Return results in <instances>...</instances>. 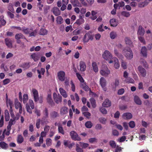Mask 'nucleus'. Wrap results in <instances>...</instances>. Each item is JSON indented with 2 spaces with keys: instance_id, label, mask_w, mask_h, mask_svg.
<instances>
[{
  "instance_id": "nucleus-31",
  "label": "nucleus",
  "mask_w": 152,
  "mask_h": 152,
  "mask_svg": "<svg viewBox=\"0 0 152 152\" xmlns=\"http://www.w3.org/2000/svg\"><path fill=\"white\" fill-rule=\"evenodd\" d=\"M0 146L2 149H6L8 148V145L7 144L3 142H0Z\"/></svg>"
},
{
  "instance_id": "nucleus-22",
  "label": "nucleus",
  "mask_w": 152,
  "mask_h": 152,
  "mask_svg": "<svg viewBox=\"0 0 152 152\" xmlns=\"http://www.w3.org/2000/svg\"><path fill=\"white\" fill-rule=\"evenodd\" d=\"M71 2L74 7L81 6V4L78 0H71Z\"/></svg>"
},
{
  "instance_id": "nucleus-56",
  "label": "nucleus",
  "mask_w": 152,
  "mask_h": 152,
  "mask_svg": "<svg viewBox=\"0 0 152 152\" xmlns=\"http://www.w3.org/2000/svg\"><path fill=\"white\" fill-rule=\"evenodd\" d=\"M46 144L48 146H50L52 144L51 139L49 138H47L46 140Z\"/></svg>"
},
{
  "instance_id": "nucleus-61",
  "label": "nucleus",
  "mask_w": 152,
  "mask_h": 152,
  "mask_svg": "<svg viewBox=\"0 0 152 152\" xmlns=\"http://www.w3.org/2000/svg\"><path fill=\"white\" fill-rule=\"evenodd\" d=\"M121 66L124 69H126L127 68L126 63L123 61H122L121 62Z\"/></svg>"
},
{
  "instance_id": "nucleus-1",
  "label": "nucleus",
  "mask_w": 152,
  "mask_h": 152,
  "mask_svg": "<svg viewBox=\"0 0 152 152\" xmlns=\"http://www.w3.org/2000/svg\"><path fill=\"white\" fill-rule=\"evenodd\" d=\"M100 73L102 76L107 77L110 74V71L107 66L103 65L100 71Z\"/></svg>"
},
{
  "instance_id": "nucleus-33",
  "label": "nucleus",
  "mask_w": 152,
  "mask_h": 152,
  "mask_svg": "<svg viewBox=\"0 0 152 152\" xmlns=\"http://www.w3.org/2000/svg\"><path fill=\"white\" fill-rule=\"evenodd\" d=\"M28 96L27 94H24L23 95L22 100L24 104L26 103L28 101Z\"/></svg>"
},
{
  "instance_id": "nucleus-45",
  "label": "nucleus",
  "mask_w": 152,
  "mask_h": 152,
  "mask_svg": "<svg viewBox=\"0 0 152 152\" xmlns=\"http://www.w3.org/2000/svg\"><path fill=\"white\" fill-rule=\"evenodd\" d=\"M99 122L102 124H105L106 123L107 119L105 118L101 117L99 118Z\"/></svg>"
},
{
  "instance_id": "nucleus-24",
  "label": "nucleus",
  "mask_w": 152,
  "mask_h": 152,
  "mask_svg": "<svg viewBox=\"0 0 152 152\" xmlns=\"http://www.w3.org/2000/svg\"><path fill=\"white\" fill-rule=\"evenodd\" d=\"M145 32L144 29L142 28V26H140L138 27V30L137 32L138 34L140 36L143 35L144 34Z\"/></svg>"
},
{
  "instance_id": "nucleus-13",
  "label": "nucleus",
  "mask_w": 152,
  "mask_h": 152,
  "mask_svg": "<svg viewBox=\"0 0 152 152\" xmlns=\"http://www.w3.org/2000/svg\"><path fill=\"white\" fill-rule=\"evenodd\" d=\"M31 57L35 61H38L39 58V54L38 53H34L31 56Z\"/></svg>"
},
{
  "instance_id": "nucleus-12",
  "label": "nucleus",
  "mask_w": 152,
  "mask_h": 152,
  "mask_svg": "<svg viewBox=\"0 0 152 152\" xmlns=\"http://www.w3.org/2000/svg\"><path fill=\"white\" fill-rule=\"evenodd\" d=\"M70 135L72 138L74 140L80 141L81 140V138L78 137L77 134L74 131H72L70 132Z\"/></svg>"
},
{
  "instance_id": "nucleus-20",
  "label": "nucleus",
  "mask_w": 152,
  "mask_h": 152,
  "mask_svg": "<svg viewBox=\"0 0 152 152\" xmlns=\"http://www.w3.org/2000/svg\"><path fill=\"white\" fill-rule=\"evenodd\" d=\"M68 113V108L66 107H62L60 110V113L61 115L67 114Z\"/></svg>"
},
{
  "instance_id": "nucleus-21",
  "label": "nucleus",
  "mask_w": 152,
  "mask_h": 152,
  "mask_svg": "<svg viewBox=\"0 0 152 152\" xmlns=\"http://www.w3.org/2000/svg\"><path fill=\"white\" fill-rule=\"evenodd\" d=\"M134 101L137 104L140 105L142 104V101L137 96H135L134 97Z\"/></svg>"
},
{
  "instance_id": "nucleus-42",
  "label": "nucleus",
  "mask_w": 152,
  "mask_h": 152,
  "mask_svg": "<svg viewBox=\"0 0 152 152\" xmlns=\"http://www.w3.org/2000/svg\"><path fill=\"white\" fill-rule=\"evenodd\" d=\"M11 129L7 127V129H5L4 130V132L3 134H5L7 135H9L10 134V131Z\"/></svg>"
},
{
  "instance_id": "nucleus-9",
  "label": "nucleus",
  "mask_w": 152,
  "mask_h": 152,
  "mask_svg": "<svg viewBox=\"0 0 152 152\" xmlns=\"http://www.w3.org/2000/svg\"><path fill=\"white\" fill-rule=\"evenodd\" d=\"M99 83L103 90L105 91L107 90L106 87V82L104 78L103 77L100 78L99 80Z\"/></svg>"
},
{
  "instance_id": "nucleus-17",
  "label": "nucleus",
  "mask_w": 152,
  "mask_h": 152,
  "mask_svg": "<svg viewBox=\"0 0 152 152\" xmlns=\"http://www.w3.org/2000/svg\"><path fill=\"white\" fill-rule=\"evenodd\" d=\"M110 23L111 26L115 27L118 25V21L115 18H113L110 20Z\"/></svg>"
},
{
  "instance_id": "nucleus-49",
  "label": "nucleus",
  "mask_w": 152,
  "mask_h": 152,
  "mask_svg": "<svg viewBox=\"0 0 152 152\" xmlns=\"http://www.w3.org/2000/svg\"><path fill=\"white\" fill-rule=\"evenodd\" d=\"M76 74L77 77L79 80L80 81V83L83 82V81H84V80L80 74L78 73H77Z\"/></svg>"
},
{
  "instance_id": "nucleus-6",
  "label": "nucleus",
  "mask_w": 152,
  "mask_h": 152,
  "mask_svg": "<svg viewBox=\"0 0 152 152\" xmlns=\"http://www.w3.org/2000/svg\"><path fill=\"white\" fill-rule=\"evenodd\" d=\"M57 77L59 80L61 81H65L66 78V74L65 72L62 70L58 72L57 73Z\"/></svg>"
},
{
  "instance_id": "nucleus-26",
  "label": "nucleus",
  "mask_w": 152,
  "mask_h": 152,
  "mask_svg": "<svg viewBox=\"0 0 152 152\" xmlns=\"http://www.w3.org/2000/svg\"><path fill=\"white\" fill-rule=\"evenodd\" d=\"M93 69L94 72L96 73L98 72L99 69L97 64L95 62H93L92 63Z\"/></svg>"
},
{
  "instance_id": "nucleus-34",
  "label": "nucleus",
  "mask_w": 152,
  "mask_h": 152,
  "mask_svg": "<svg viewBox=\"0 0 152 152\" xmlns=\"http://www.w3.org/2000/svg\"><path fill=\"white\" fill-rule=\"evenodd\" d=\"M5 41L7 45L10 48H11L12 47V44L11 40L7 38L5 39Z\"/></svg>"
},
{
  "instance_id": "nucleus-38",
  "label": "nucleus",
  "mask_w": 152,
  "mask_h": 152,
  "mask_svg": "<svg viewBox=\"0 0 152 152\" xmlns=\"http://www.w3.org/2000/svg\"><path fill=\"white\" fill-rule=\"evenodd\" d=\"M17 142L18 143H21L23 142V138L21 135H18L17 139Z\"/></svg>"
},
{
  "instance_id": "nucleus-3",
  "label": "nucleus",
  "mask_w": 152,
  "mask_h": 152,
  "mask_svg": "<svg viewBox=\"0 0 152 152\" xmlns=\"http://www.w3.org/2000/svg\"><path fill=\"white\" fill-rule=\"evenodd\" d=\"M102 56L104 59L108 61L109 63V61L113 58L111 53L107 50H105L104 51L102 55Z\"/></svg>"
},
{
  "instance_id": "nucleus-35",
  "label": "nucleus",
  "mask_w": 152,
  "mask_h": 152,
  "mask_svg": "<svg viewBox=\"0 0 152 152\" xmlns=\"http://www.w3.org/2000/svg\"><path fill=\"white\" fill-rule=\"evenodd\" d=\"M124 40L126 45L129 46L132 45V42L129 38L127 37L125 38Z\"/></svg>"
},
{
  "instance_id": "nucleus-46",
  "label": "nucleus",
  "mask_w": 152,
  "mask_h": 152,
  "mask_svg": "<svg viewBox=\"0 0 152 152\" xmlns=\"http://www.w3.org/2000/svg\"><path fill=\"white\" fill-rule=\"evenodd\" d=\"M121 14L122 15L126 17H128L130 15V14L129 12L125 11L122 12Z\"/></svg>"
},
{
  "instance_id": "nucleus-44",
  "label": "nucleus",
  "mask_w": 152,
  "mask_h": 152,
  "mask_svg": "<svg viewBox=\"0 0 152 152\" xmlns=\"http://www.w3.org/2000/svg\"><path fill=\"white\" fill-rule=\"evenodd\" d=\"M37 71L38 74H41L42 75H44L45 72V68H41L40 70L39 69H37Z\"/></svg>"
},
{
  "instance_id": "nucleus-37",
  "label": "nucleus",
  "mask_w": 152,
  "mask_h": 152,
  "mask_svg": "<svg viewBox=\"0 0 152 152\" xmlns=\"http://www.w3.org/2000/svg\"><path fill=\"white\" fill-rule=\"evenodd\" d=\"M47 33L48 31L44 28L41 29L39 32V34L41 35H45L47 34Z\"/></svg>"
},
{
  "instance_id": "nucleus-7",
  "label": "nucleus",
  "mask_w": 152,
  "mask_h": 152,
  "mask_svg": "<svg viewBox=\"0 0 152 152\" xmlns=\"http://www.w3.org/2000/svg\"><path fill=\"white\" fill-rule=\"evenodd\" d=\"M31 94L33 97L35 102H37L39 99V95L38 91L36 89L32 88L31 91Z\"/></svg>"
},
{
  "instance_id": "nucleus-16",
  "label": "nucleus",
  "mask_w": 152,
  "mask_h": 152,
  "mask_svg": "<svg viewBox=\"0 0 152 152\" xmlns=\"http://www.w3.org/2000/svg\"><path fill=\"white\" fill-rule=\"evenodd\" d=\"M84 22L85 20L83 18L82 16L80 15L79 16V19L76 20L74 24H77L78 25H80L84 23Z\"/></svg>"
},
{
  "instance_id": "nucleus-4",
  "label": "nucleus",
  "mask_w": 152,
  "mask_h": 152,
  "mask_svg": "<svg viewBox=\"0 0 152 152\" xmlns=\"http://www.w3.org/2000/svg\"><path fill=\"white\" fill-rule=\"evenodd\" d=\"M94 39V36L91 34L89 32L86 33L84 35L83 39V42L84 43H85L88 42L89 40H92Z\"/></svg>"
},
{
  "instance_id": "nucleus-2",
  "label": "nucleus",
  "mask_w": 152,
  "mask_h": 152,
  "mask_svg": "<svg viewBox=\"0 0 152 152\" xmlns=\"http://www.w3.org/2000/svg\"><path fill=\"white\" fill-rule=\"evenodd\" d=\"M123 54L127 59H131L133 58V53L130 48H125L123 50Z\"/></svg>"
},
{
  "instance_id": "nucleus-29",
  "label": "nucleus",
  "mask_w": 152,
  "mask_h": 152,
  "mask_svg": "<svg viewBox=\"0 0 152 152\" xmlns=\"http://www.w3.org/2000/svg\"><path fill=\"white\" fill-rule=\"evenodd\" d=\"M16 119H12L11 118L8 123V125L7 126V127L11 129L12 126L15 124Z\"/></svg>"
},
{
  "instance_id": "nucleus-60",
  "label": "nucleus",
  "mask_w": 152,
  "mask_h": 152,
  "mask_svg": "<svg viewBox=\"0 0 152 152\" xmlns=\"http://www.w3.org/2000/svg\"><path fill=\"white\" fill-rule=\"evenodd\" d=\"M89 142L91 143H93L96 142L97 141V139L95 138H91L89 140Z\"/></svg>"
},
{
  "instance_id": "nucleus-55",
  "label": "nucleus",
  "mask_w": 152,
  "mask_h": 152,
  "mask_svg": "<svg viewBox=\"0 0 152 152\" xmlns=\"http://www.w3.org/2000/svg\"><path fill=\"white\" fill-rule=\"evenodd\" d=\"M141 64H142L143 66L147 68L148 67V65L146 61L142 59L141 60Z\"/></svg>"
},
{
  "instance_id": "nucleus-53",
  "label": "nucleus",
  "mask_w": 152,
  "mask_h": 152,
  "mask_svg": "<svg viewBox=\"0 0 152 152\" xmlns=\"http://www.w3.org/2000/svg\"><path fill=\"white\" fill-rule=\"evenodd\" d=\"M22 105L21 103L19 102L18 101H15V108L16 109H17L19 108Z\"/></svg>"
},
{
  "instance_id": "nucleus-32",
  "label": "nucleus",
  "mask_w": 152,
  "mask_h": 152,
  "mask_svg": "<svg viewBox=\"0 0 152 152\" xmlns=\"http://www.w3.org/2000/svg\"><path fill=\"white\" fill-rule=\"evenodd\" d=\"M5 119L6 121H9L10 120V116L8 111L6 110L5 111Z\"/></svg>"
},
{
  "instance_id": "nucleus-23",
  "label": "nucleus",
  "mask_w": 152,
  "mask_h": 152,
  "mask_svg": "<svg viewBox=\"0 0 152 152\" xmlns=\"http://www.w3.org/2000/svg\"><path fill=\"white\" fill-rule=\"evenodd\" d=\"M97 13V11H92L91 12V16L90 17V18L92 20H94L96 19L97 18L96 15Z\"/></svg>"
},
{
  "instance_id": "nucleus-18",
  "label": "nucleus",
  "mask_w": 152,
  "mask_h": 152,
  "mask_svg": "<svg viewBox=\"0 0 152 152\" xmlns=\"http://www.w3.org/2000/svg\"><path fill=\"white\" fill-rule=\"evenodd\" d=\"M80 70L81 72H84L86 70V66L85 63L83 61H81L79 63Z\"/></svg>"
},
{
  "instance_id": "nucleus-15",
  "label": "nucleus",
  "mask_w": 152,
  "mask_h": 152,
  "mask_svg": "<svg viewBox=\"0 0 152 152\" xmlns=\"http://www.w3.org/2000/svg\"><path fill=\"white\" fill-rule=\"evenodd\" d=\"M122 118L125 120L129 119L132 118V114L129 113H124L122 115Z\"/></svg>"
},
{
  "instance_id": "nucleus-39",
  "label": "nucleus",
  "mask_w": 152,
  "mask_h": 152,
  "mask_svg": "<svg viewBox=\"0 0 152 152\" xmlns=\"http://www.w3.org/2000/svg\"><path fill=\"white\" fill-rule=\"evenodd\" d=\"M22 31L25 33L26 34H30V32L32 31V30L30 28H23Z\"/></svg>"
},
{
  "instance_id": "nucleus-43",
  "label": "nucleus",
  "mask_w": 152,
  "mask_h": 152,
  "mask_svg": "<svg viewBox=\"0 0 152 152\" xmlns=\"http://www.w3.org/2000/svg\"><path fill=\"white\" fill-rule=\"evenodd\" d=\"M63 18L60 16H58L57 18L56 21L58 24H60L63 22Z\"/></svg>"
},
{
  "instance_id": "nucleus-36",
  "label": "nucleus",
  "mask_w": 152,
  "mask_h": 152,
  "mask_svg": "<svg viewBox=\"0 0 152 152\" xmlns=\"http://www.w3.org/2000/svg\"><path fill=\"white\" fill-rule=\"evenodd\" d=\"M6 102L7 107H8V106H9L10 107L12 106L13 103V102L10 100L8 99L7 95L6 96Z\"/></svg>"
},
{
  "instance_id": "nucleus-14",
  "label": "nucleus",
  "mask_w": 152,
  "mask_h": 152,
  "mask_svg": "<svg viewBox=\"0 0 152 152\" xmlns=\"http://www.w3.org/2000/svg\"><path fill=\"white\" fill-rule=\"evenodd\" d=\"M59 92L61 96L64 98H66L68 97V95L65 90L62 87L59 88Z\"/></svg>"
},
{
  "instance_id": "nucleus-5",
  "label": "nucleus",
  "mask_w": 152,
  "mask_h": 152,
  "mask_svg": "<svg viewBox=\"0 0 152 152\" xmlns=\"http://www.w3.org/2000/svg\"><path fill=\"white\" fill-rule=\"evenodd\" d=\"M26 108L27 112L30 114L32 113L31 109L34 108V105L33 101L32 100L30 99L29 101V103L26 104Z\"/></svg>"
},
{
  "instance_id": "nucleus-47",
  "label": "nucleus",
  "mask_w": 152,
  "mask_h": 152,
  "mask_svg": "<svg viewBox=\"0 0 152 152\" xmlns=\"http://www.w3.org/2000/svg\"><path fill=\"white\" fill-rule=\"evenodd\" d=\"M86 126L88 128H91L92 126V124L91 121H88L85 124Z\"/></svg>"
},
{
  "instance_id": "nucleus-62",
  "label": "nucleus",
  "mask_w": 152,
  "mask_h": 152,
  "mask_svg": "<svg viewBox=\"0 0 152 152\" xmlns=\"http://www.w3.org/2000/svg\"><path fill=\"white\" fill-rule=\"evenodd\" d=\"M59 132L63 134H64V132L62 127L60 126H59L58 127Z\"/></svg>"
},
{
  "instance_id": "nucleus-28",
  "label": "nucleus",
  "mask_w": 152,
  "mask_h": 152,
  "mask_svg": "<svg viewBox=\"0 0 152 152\" xmlns=\"http://www.w3.org/2000/svg\"><path fill=\"white\" fill-rule=\"evenodd\" d=\"M141 53L143 56L145 57H147V49L145 47H142L141 50Z\"/></svg>"
},
{
  "instance_id": "nucleus-40",
  "label": "nucleus",
  "mask_w": 152,
  "mask_h": 152,
  "mask_svg": "<svg viewBox=\"0 0 152 152\" xmlns=\"http://www.w3.org/2000/svg\"><path fill=\"white\" fill-rule=\"evenodd\" d=\"M110 145L113 148H115L116 146V144L115 141L114 140H111L109 142Z\"/></svg>"
},
{
  "instance_id": "nucleus-11",
  "label": "nucleus",
  "mask_w": 152,
  "mask_h": 152,
  "mask_svg": "<svg viewBox=\"0 0 152 152\" xmlns=\"http://www.w3.org/2000/svg\"><path fill=\"white\" fill-rule=\"evenodd\" d=\"M139 72V75L140 77H145L146 75V71L145 69L143 68L141 66H139L138 68Z\"/></svg>"
},
{
  "instance_id": "nucleus-30",
  "label": "nucleus",
  "mask_w": 152,
  "mask_h": 152,
  "mask_svg": "<svg viewBox=\"0 0 152 152\" xmlns=\"http://www.w3.org/2000/svg\"><path fill=\"white\" fill-rule=\"evenodd\" d=\"M124 82L128 83H134V80L130 77H128L124 80Z\"/></svg>"
},
{
  "instance_id": "nucleus-58",
  "label": "nucleus",
  "mask_w": 152,
  "mask_h": 152,
  "mask_svg": "<svg viewBox=\"0 0 152 152\" xmlns=\"http://www.w3.org/2000/svg\"><path fill=\"white\" fill-rule=\"evenodd\" d=\"M37 6L40 10L41 11L42 10V8L43 7V5L42 4L41 2H39L38 3Z\"/></svg>"
},
{
  "instance_id": "nucleus-19",
  "label": "nucleus",
  "mask_w": 152,
  "mask_h": 152,
  "mask_svg": "<svg viewBox=\"0 0 152 152\" xmlns=\"http://www.w3.org/2000/svg\"><path fill=\"white\" fill-rule=\"evenodd\" d=\"M111 102L108 99H106L103 102L102 105L103 107H108L111 105Z\"/></svg>"
},
{
  "instance_id": "nucleus-10",
  "label": "nucleus",
  "mask_w": 152,
  "mask_h": 152,
  "mask_svg": "<svg viewBox=\"0 0 152 152\" xmlns=\"http://www.w3.org/2000/svg\"><path fill=\"white\" fill-rule=\"evenodd\" d=\"M53 98L55 102L57 103L58 104L62 101V96L59 94H57L56 93H54L53 95Z\"/></svg>"
},
{
  "instance_id": "nucleus-50",
  "label": "nucleus",
  "mask_w": 152,
  "mask_h": 152,
  "mask_svg": "<svg viewBox=\"0 0 152 152\" xmlns=\"http://www.w3.org/2000/svg\"><path fill=\"white\" fill-rule=\"evenodd\" d=\"M90 101L92 107L93 108H95L96 106V102L95 100L93 98H91L90 99Z\"/></svg>"
},
{
  "instance_id": "nucleus-48",
  "label": "nucleus",
  "mask_w": 152,
  "mask_h": 152,
  "mask_svg": "<svg viewBox=\"0 0 152 152\" xmlns=\"http://www.w3.org/2000/svg\"><path fill=\"white\" fill-rule=\"evenodd\" d=\"M48 102L50 104H51L53 102V100L51 98V96L50 94H48L47 98Z\"/></svg>"
},
{
  "instance_id": "nucleus-54",
  "label": "nucleus",
  "mask_w": 152,
  "mask_h": 152,
  "mask_svg": "<svg viewBox=\"0 0 152 152\" xmlns=\"http://www.w3.org/2000/svg\"><path fill=\"white\" fill-rule=\"evenodd\" d=\"M15 38L16 39L18 40L20 39L23 38V36L21 34H18L16 35Z\"/></svg>"
},
{
  "instance_id": "nucleus-25",
  "label": "nucleus",
  "mask_w": 152,
  "mask_h": 152,
  "mask_svg": "<svg viewBox=\"0 0 152 152\" xmlns=\"http://www.w3.org/2000/svg\"><path fill=\"white\" fill-rule=\"evenodd\" d=\"M82 28H80L74 30L73 32V35H76L81 34L82 33Z\"/></svg>"
},
{
  "instance_id": "nucleus-27",
  "label": "nucleus",
  "mask_w": 152,
  "mask_h": 152,
  "mask_svg": "<svg viewBox=\"0 0 152 152\" xmlns=\"http://www.w3.org/2000/svg\"><path fill=\"white\" fill-rule=\"evenodd\" d=\"M54 14L56 16H58L60 14V11L57 7H54L52 10Z\"/></svg>"
},
{
  "instance_id": "nucleus-41",
  "label": "nucleus",
  "mask_w": 152,
  "mask_h": 152,
  "mask_svg": "<svg viewBox=\"0 0 152 152\" xmlns=\"http://www.w3.org/2000/svg\"><path fill=\"white\" fill-rule=\"evenodd\" d=\"M110 37L111 39H114L117 37L116 32L114 31L111 32L110 34Z\"/></svg>"
},
{
  "instance_id": "nucleus-63",
  "label": "nucleus",
  "mask_w": 152,
  "mask_h": 152,
  "mask_svg": "<svg viewBox=\"0 0 152 152\" xmlns=\"http://www.w3.org/2000/svg\"><path fill=\"white\" fill-rule=\"evenodd\" d=\"M115 152H119L121 151L122 149V148L119 146L117 145L116 146L115 148Z\"/></svg>"
},
{
  "instance_id": "nucleus-8",
  "label": "nucleus",
  "mask_w": 152,
  "mask_h": 152,
  "mask_svg": "<svg viewBox=\"0 0 152 152\" xmlns=\"http://www.w3.org/2000/svg\"><path fill=\"white\" fill-rule=\"evenodd\" d=\"M109 63H113L114 66L116 69H118L120 67V65L119 61L116 57H113L112 60L109 61Z\"/></svg>"
},
{
  "instance_id": "nucleus-51",
  "label": "nucleus",
  "mask_w": 152,
  "mask_h": 152,
  "mask_svg": "<svg viewBox=\"0 0 152 152\" xmlns=\"http://www.w3.org/2000/svg\"><path fill=\"white\" fill-rule=\"evenodd\" d=\"M126 137L125 136H123L120 138H118L117 140V141L121 142H124L126 139Z\"/></svg>"
},
{
  "instance_id": "nucleus-59",
  "label": "nucleus",
  "mask_w": 152,
  "mask_h": 152,
  "mask_svg": "<svg viewBox=\"0 0 152 152\" xmlns=\"http://www.w3.org/2000/svg\"><path fill=\"white\" fill-rule=\"evenodd\" d=\"M83 114L87 118H89L91 115L90 113L88 112H83Z\"/></svg>"
},
{
  "instance_id": "nucleus-52",
  "label": "nucleus",
  "mask_w": 152,
  "mask_h": 152,
  "mask_svg": "<svg viewBox=\"0 0 152 152\" xmlns=\"http://www.w3.org/2000/svg\"><path fill=\"white\" fill-rule=\"evenodd\" d=\"M50 115L52 118H54L58 116V114L55 111H53L50 114Z\"/></svg>"
},
{
  "instance_id": "nucleus-64",
  "label": "nucleus",
  "mask_w": 152,
  "mask_h": 152,
  "mask_svg": "<svg viewBox=\"0 0 152 152\" xmlns=\"http://www.w3.org/2000/svg\"><path fill=\"white\" fill-rule=\"evenodd\" d=\"M10 80L9 79H6L3 80V83L4 85H6L10 82Z\"/></svg>"
},
{
  "instance_id": "nucleus-57",
  "label": "nucleus",
  "mask_w": 152,
  "mask_h": 152,
  "mask_svg": "<svg viewBox=\"0 0 152 152\" xmlns=\"http://www.w3.org/2000/svg\"><path fill=\"white\" fill-rule=\"evenodd\" d=\"M100 112L103 114H105L107 113V111L103 107H101L100 109Z\"/></svg>"
}]
</instances>
